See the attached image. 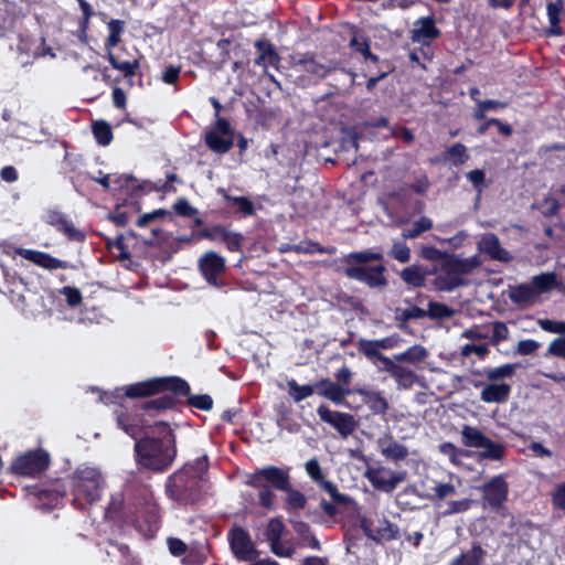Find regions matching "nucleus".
<instances>
[{"instance_id": "4c0bfd02", "label": "nucleus", "mask_w": 565, "mask_h": 565, "mask_svg": "<svg viewBox=\"0 0 565 565\" xmlns=\"http://www.w3.org/2000/svg\"><path fill=\"white\" fill-rule=\"evenodd\" d=\"M295 532L299 535V537L302 540V544L309 546L312 550H320V542L317 540V537L311 533L310 527L305 522H295L294 524Z\"/></svg>"}, {"instance_id": "7c9ffc66", "label": "nucleus", "mask_w": 565, "mask_h": 565, "mask_svg": "<svg viewBox=\"0 0 565 565\" xmlns=\"http://www.w3.org/2000/svg\"><path fill=\"white\" fill-rule=\"evenodd\" d=\"M427 356V349L423 345L415 344L408 348L406 351L395 354V361L406 362L415 365L426 360Z\"/></svg>"}, {"instance_id": "c9c22d12", "label": "nucleus", "mask_w": 565, "mask_h": 565, "mask_svg": "<svg viewBox=\"0 0 565 565\" xmlns=\"http://www.w3.org/2000/svg\"><path fill=\"white\" fill-rule=\"evenodd\" d=\"M107 60L111 64V66L121 72L125 76H134L136 71L139 68V61H119L111 51L108 50L106 54Z\"/></svg>"}, {"instance_id": "a18cd8bd", "label": "nucleus", "mask_w": 565, "mask_h": 565, "mask_svg": "<svg viewBox=\"0 0 565 565\" xmlns=\"http://www.w3.org/2000/svg\"><path fill=\"white\" fill-rule=\"evenodd\" d=\"M284 524L278 519H273L268 522V525L265 531V537L269 542V544L278 542L281 540V535L284 532Z\"/></svg>"}, {"instance_id": "f03ea898", "label": "nucleus", "mask_w": 565, "mask_h": 565, "mask_svg": "<svg viewBox=\"0 0 565 565\" xmlns=\"http://www.w3.org/2000/svg\"><path fill=\"white\" fill-rule=\"evenodd\" d=\"M207 471V457L196 458L169 477L166 491L169 498L180 504H192L201 494L203 477Z\"/></svg>"}, {"instance_id": "ea45409f", "label": "nucleus", "mask_w": 565, "mask_h": 565, "mask_svg": "<svg viewBox=\"0 0 565 565\" xmlns=\"http://www.w3.org/2000/svg\"><path fill=\"white\" fill-rule=\"evenodd\" d=\"M93 134L100 146H108L113 140L111 127L104 120L95 121L93 124Z\"/></svg>"}, {"instance_id": "f3484780", "label": "nucleus", "mask_w": 565, "mask_h": 565, "mask_svg": "<svg viewBox=\"0 0 565 565\" xmlns=\"http://www.w3.org/2000/svg\"><path fill=\"white\" fill-rule=\"evenodd\" d=\"M43 218L71 241L79 242L85 238L84 233L77 230L73 222L62 212L50 210L44 214Z\"/></svg>"}, {"instance_id": "13d9d810", "label": "nucleus", "mask_w": 565, "mask_h": 565, "mask_svg": "<svg viewBox=\"0 0 565 565\" xmlns=\"http://www.w3.org/2000/svg\"><path fill=\"white\" fill-rule=\"evenodd\" d=\"M189 405L202 411H210L213 406V399L207 394L192 395L188 399Z\"/></svg>"}, {"instance_id": "69168bd1", "label": "nucleus", "mask_w": 565, "mask_h": 565, "mask_svg": "<svg viewBox=\"0 0 565 565\" xmlns=\"http://www.w3.org/2000/svg\"><path fill=\"white\" fill-rule=\"evenodd\" d=\"M547 354L565 359V338L558 337L554 339L547 348Z\"/></svg>"}, {"instance_id": "20e7f679", "label": "nucleus", "mask_w": 565, "mask_h": 565, "mask_svg": "<svg viewBox=\"0 0 565 565\" xmlns=\"http://www.w3.org/2000/svg\"><path fill=\"white\" fill-rule=\"evenodd\" d=\"M152 492L138 481H128L122 490L114 492L106 509L109 519L128 518L143 505L150 504Z\"/></svg>"}, {"instance_id": "e2e57ef3", "label": "nucleus", "mask_w": 565, "mask_h": 565, "mask_svg": "<svg viewBox=\"0 0 565 565\" xmlns=\"http://www.w3.org/2000/svg\"><path fill=\"white\" fill-rule=\"evenodd\" d=\"M269 545L271 552L279 557H291L295 553L294 546L281 540Z\"/></svg>"}, {"instance_id": "6ab92c4d", "label": "nucleus", "mask_w": 565, "mask_h": 565, "mask_svg": "<svg viewBox=\"0 0 565 565\" xmlns=\"http://www.w3.org/2000/svg\"><path fill=\"white\" fill-rule=\"evenodd\" d=\"M478 250L493 260L507 263L512 259L511 254L501 246L499 237L493 233H486L480 237Z\"/></svg>"}, {"instance_id": "6e6d98bb", "label": "nucleus", "mask_w": 565, "mask_h": 565, "mask_svg": "<svg viewBox=\"0 0 565 565\" xmlns=\"http://www.w3.org/2000/svg\"><path fill=\"white\" fill-rule=\"evenodd\" d=\"M60 294L65 297V300L70 307H77L82 302V299H83L79 289H77L75 287H70V286L63 287L60 290Z\"/></svg>"}, {"instance_id": "72a5a7b5", "label": "nucleus", "mask_w": 565, "mask_h": 565, "mask_svg": "<svg viewBox=\"0 0 565 565\" xmlns=\"http://www.w3.org/2000/svg\"><path fill=\"white\" fill-rule=\"evenodd\" d=\"M519 366L518 363H508L497 367L486 369L483 374L490 382H497L501 379L512 377Z\"/></svg>"}, {"instance_id": "aec40b11", "label": "nucleus", "mask_w": 565, "mask_h": 565, "mask_svg": "<svg viewBox=\"0 0 565 565\" xmlns=\"http://www.w3.org/2000/svg\"><path fill=\"white\" fill-rule=\"evenodd\" d=\"M379 451L383 457L393 461H401L408 457V449L396 441L391 433H385L376 440Z\"/></svg>"}, {"instance_id": "774afa93", "label": "nucleus", "mask_w": 565, "mask_h": 565, "mask_svg": "<svg viewBox=\"0 0 565 565\" xmlns=\"http://www.w3.org/2000/svg\"><path fill=\"white\" fill-rule=\"evenodd\" d=\"M563 0L547 3L546 10L550 23L555 24L556 22H561L559 14L563 11Z\"/></svg>"}, {"instance_id": "f8f14e48", "label": "nucleus", "mask_w": 565, "mask_h": 565, "mask_svg": "<svg viewBox=\"0 0 565 565\" xmlns=\"http://www.w3.org/2000/svg\"><path fill=\"white\" fill-rule=\"evenodd\" d=\"M364 476L374 489L387 493L392 492L403 481V476L386 467H370Z\"/></svg>"}, {"instance_id": "dca6fc26", "label": "nucleus", "mask_w": 565, "mask_h": 565, "mask_svg": "<svg viewBox=\"0 0 565 565\" xmlns=\"http://www.w3.org/2000/svg\"><path fill=\"white\" fill-rule=\"evenodd\" d=\"M508 483L501 476L493 477L482 487L483 500L492 509H500L508 498Z\"/></svg>"}, {"instance_id": "473e14b6", "label": "nucleus", "mask_w": 565, "mask_h": 565, "mask_svg": "<svg viewBox=\"0 0 565 565\" xmlns=\"http://www.w3.org/2000/svg\"><path fill=\"white\" fill-rule=\"evenodd\" d=\"M486 552L479 545H473L451 562V565H480Z\"/></svg>"}, {"instance_id": "37998d69", "label": "nucleus", "mask_w": 565, "mask_h": 565, "mask_svg": "<svg viewBox=\"0 0 565 565\" xmlns=\"http://www.w3.org/2000/svg\"><path fill=\"white\" fill-rule=\"evenodd\" d=\"M388 255L395 260L405 264L408 263L411 259V249L406 245V243L402 241H395L392 245Z\"/></svg>"}, {"instance_id": "9d476101", "label": "nucleus", "mask_w": 565, "mask_h": 565, "mask_svg": "<svg viewBox=\"0 0 565 565\" xmlns=\"http://www.w3.org/2000/svg\"><path fill=\"white\" fill-rule=\"evenodd\" d=\"M385 271L386 268L383 265L344 268V274L348 278L363 282L371 288H381L387 285Z\"/></svg>"}, {"instance_id": "2f4dec72", "label": "nucleus", "mask_w": 565, "mask_h": 565, "mask_svg": "<svg viewBox=\"0 0 565 565\" xmlns=\"http://www.w3.org/2000/svg\"><path fill=\"white\" fill-rule=\"evenodd\" d=\"M509 297L515 305L529 303L535 298V289L530 285L521 284L510 289Z\"/></svg>"}, {"instance_id": "bf43d9fd", "label": "nucleus", "mask_w": 565, "mask_h": 565, "mask_svg": "<svg viewBox=\"0 0 565 565\" xmlns=\"http://www.w3.org/2000/svg\"><path fill=\"white\" fill-rule=\"evenodd\" d=\"M242 242H243V235L241 233L232 232L230 230L227 231V233L224 237V241H223V243L225 244L227 249L231 252L241 250Z\"/></svg>"}, {"instance_id": "39448f33", "label": "nucleus", "mask_w": 565, "mask_h": 565, "mask_svg": "<svg viewBox=\"0 0 565 565\" xmlns=\"http://www.w3.org/2000/svg\"><path fill=\"white\" fill-rule=\"evenodd\" d=\"M50 457L44 450H30L17 458L10 465V472L28 478L40 477L49 467Z\"/></svg>"}, {"instance_id": "9b49d317", "label": "nucleus", "mask_w": 565, "mask_h": 565, "mask_svg": "<svg viewBox=\"0 0 565 565\" xmlns=\"http://www.w3.org/2000/svg\"><path fill=\"white\" fill-rule=\"evenodd\" d=\"M230 544L238 561L254 562L259 555L249 537V534L242 527H235L231 531Z\"/></svg>"}, {"instance_id": "a878e982", "label": "nucleus", "mask_w": 565, "mask_h": 565, "mask_svg": "<svg viewBox=\"0 0 565 565\" xmlns=\"http://www.w3.org/2000/svg\"><path fill=\"white\" fill-rule=\"evenodd\" d=\"M382 259L383 254L381 252L365 249L348 254L343 262L347 264L345 267H367L370 262Z\"/></svg>"}, {"instance_id": "2eb2a0df", "label": "nucleus", "mask_w": 565, "mask_h": 565, "mask_svg": "<svg viewBox=\"0 0 565 565\" xmlns=\"http://www.w3.org/2000/svg\"><path fill=\"white\" fill-rule=\"evenodd\" d=\"M354 394L361 396L363 404L373 415L385 417L390 409V403L384 391L374 390L367 386L354 387Z\"/></svg>"}, {"instance_id": "3c124183", "label": "nucleus", "mask_w": 565, "mask_h": 565, "mask_svg": "<svg viewBox=\"0 0 565 565\" xmlns=\"http://www.w3.org/2000/svg\"><path fill=\"white\" fill-rule=\"evenodd\" d=\"M433 494L431 495H428L427 498L429 499H438V500H443L447 497H451L454 494H456V488L454 484L449 483V482H445V483H437L435 487H433Z\"/></svg>"}, {"instance_id": "8fccbe9b", "label": "nucleus", "mask_w": 565, "mask_h": 565, "mask_svg": "<svg viewBox=\"0 0 565 565\" xmlns=\"http://www.w3.org/2000/svg\"><path fill=\"white\" fill-rule=\"evenodd\" d=\"M537 324L543 331L561 335L565 334V321L539 319Z\"/></svg>"}, {"instance_id": "4d7b16f0", "label": "nucleus", "mask_w": 565, "mask_h": 565, "mask_svg": "<svg viewBox=\"0 0 565 565\" xmlns=\"http://www.w3.org/2000/svg\"><path fill=\"white\" fill-rule=\"evenodd\" d=\"M510 331L508 326L502 321H495L492 324V337L491 341L494 344H499L500 342L507 340L509 338Z\"/></svg>"}, {"instance_id": "f257e3e1", "label": "nucleus", "mask_w": 565, "mask_h": 565, "mask_svg": "<svg viewBox=\"0 0 565 565\" xmlns=\"http://www.w3.org/2000/svg\"><path fill=\"white\" fill-rule=\"evenodd\" d=\"M166 390L170 393L143 403L141 414L135 416L120 414L117 416L118 426L132 438H137L143 429H148L146 437L136 443L135 450L139 463L153 471H163L171 466L177 456V447L175 437L170 426L164 422L151 424L149 418L161 411L173 407L175 403L173 393L188 395L190 386L180 377H158L126 387V395L131 398Z\"/></svg>"}, {"instance_id": "680f3d73", "label": "nucleus", "mask_w": 565, "mask_h": 565, "mask_svg": "<svg viewBox=\"0 0 565 565\" xmlns=\"http://www.w3.org/2000/svg\"><path fill=\"white\" fill-rule=\"evenodd\" d=\"M319 484L335 502H347L348 497L340 493L333 482L323 479L319 482Z\"/></svg>"}, {"instance_id": "c85d7f7f", "label": "nucleus", "mask_w": 565, "mask_h": 565, "mask_svg": "<svg viewBox=\"0 0 565 565\" xmlns=\"http://www.w3.org/2000/svg\"><path fill=\"white\" fill-rule=\"evenodd\" d=\"M255 46L258 51V57L255 60V64L266 68L267 66L275 65L278 62V55L269 42L258 40L255 43Z\"/></svg>"}, {"instance_id": "052dcab7", "label": "nucleus", "mask_w": 565, "mask_h": 565, "mask_svg": "<svg viewBox=\"0 0 565 565\" xmlns=\"http://www.w3.org/2000/svg\"><path fill=\"white\" fill-rule=\"evenodd\" d=\"M227 231L228 230L223 226H213L210 228H204L201 232V236L206 239L213 241V242H222L223 243Z\"/></svg>"}, {"instance_id": "412c9836", "label": "nucleus", "mask_w": 565, "mask_h": 565, "mask_svg": "<svg viewBox=\"0 0 565 565\" xmlns=\"http://www.w3.org/2000/svg\"><path fill=\"white\" fill-rule=\"evenodd\" d=\"M475 387H481L480 399L484 403L503 404L508 402L511 394V386L507 383L478 382Z\"/></svg>"}, {"instance_id": "09e8293b", "label": "nucleus", "mask_w": 565, "mask_h": 565, "mask_svg": "<svg viewBox=\"0 0 565 565\" xmlns=\"http://www.w3.org/2000/svg\"><path fill=\"white\" fill-rule=\"evenodd\" d=\"M226 201L232 203L243 215L254 214V206L250 200L244 196H225Z\"/></svg>"}, {"instance_id": "49530a36", "label": "nucleus", "mask_w": 565, "mask_h": 565, "mask_svg": "<svg viewBox=\"0 0 565 565\" xmlns=\"http://www.w3.org/2000/svg\"><path fill=\"white\" fill-rule=\"evenodd\" d=\"M287 492L286 504L288 510H301L306 505V497L299 492L298 490H294L289 486V490H285Z\"/></svg>"}, {"instance_id": "0e129e2a", "label": "nucleus", "mask_w": 565, "mask_h": 565, "mask_svg": "<svg viewBox=\"0 0 565 565\" xmlns=\"http://www.w3.org/2000/svg\"><path fill=\"white\" fill-rule=\"evenodd\" d=\"M471 507V500L470 499H462L457 501H450L448 503L447 510L444 512L445 515H450L455 513H461L469 510Z\"/></svg>"}, {"instance_id": "a19ab883", "label": "nucleus", "mask_w": 565, "mask_h": 565, "mask_svg": "<svg viewBox=\"0 0 565 565\" xmlns=\"http://www.w3.org/2000/svg\"><path fill=\"white\" fill-rule=\"evenodd\" d=\"M289 394L295 402H301L316 391L315 385H299L295 380L288 381Z\"/></svg>"}, {"instance_id": "58836bf2", "label": "nucleus", "mask_w": 565, "mask_h": 565, "mask_svg": "<svg viewBox=\"0 0 565 565\" xmlns=\"http://www.w3.org/2000/svg\"><path fill=\"white\" fill-rule=\"evenodd\" d=\"M480 449V457L489 460H500L503 458L505 452V448L502 444L495 443L490 438H487V441Z\"/></svg>"}, {"instance_id": "ddd939ff", "label": "nucleus", "mask_w": 565, "mask_h": 565, "mask_svg": "<svg viewBox=\"0 0 565 565\" xmlns=\"http://www.w3.org/2000/svg\"><path fill=\"white\" fill-rule=\"evenodd\" d=\"M364 533L374 541H392L398 537V526L386 519H363Z\"/></svg>"}, {"instance_id": "864d4df0", "label": "nucleus", "mask_w": 565, "mask_h": 565, "mask_svg": "<svg viewBox=\"0 0 565 565\" xmlns=\"http://www.w3.org/2000/svg\"><path fill=\"white\" fill-rule=\"evenodd\" d=\"M255 488L259 490V493H258L259 504L265 509L271 510L274 508V499H275V493L273 492V490L265 483H263V487H255Z\"/></svg>"}, {"instance_id": "f704fd0d", "label": "nucleus", "mask_w": 565, "mask_h": 565, "mask_svg": "<svg viewBox=\"0 0 565 565\" xmlns=\"http://www.w3.org/2000/svg\"><path fill=\"white\" fill-rule=\"evenodd\" d=\"M469 159L467 147L460 142H457L445 151V160L450 161L455 167L465 164Z\"/></svg>"}, {"instance_id": "e433bc0d", "label": "nucleus", "mask_w": 565, "mask_h": 565, "mask_svg": "<svg viewBox=\"0 0 565 565\" xmlns=\"http://www.w3.org/2000/svg\"><path fill=\"white\" fill-rule=\"evenodd\" d=\"M433 227V222L430 218L423 216L419 220L415 221L412 226L404 228L402 232V236L405 239L416 238L422 235L424 232L429 231Z\"/></svg>"}, {"instance_id": "423d86ee", "label": "nucleus", "mask_w": 565, "mask_h": 565, "mask_svg": "<svg viewBox=\"0 0 565 565\" xmlns=\"http://www.w3.org/2000/svg\"><path fill=\"white\" fill-rule=\"evenodd\" d=\"M206 146L215 153H226L234 145V131L227 119L217 117L215 124L204 134Z\"/></svg>"}, {"instance_id": "b1692460", "label": "nucleus", "mask_w": 565, "mask_h": 565, "mask_svg": "<svg viewBox=\"0 0 565 565\" xmlns=\"http://www.w3.org/2000/svg\"><path fill=\"white\" fill-rule=\"evenodd\" d=\"M465 278L457 276L449 268H445V262L441 264L440 273L434 279V287L439 291H451L466 285Z\"/></svg>"}, {"instance_id": "a211bd4d", "label": "nucleus", "mask_w": 565, "mask_h": 565, "mask_svg": "<svg viewBox=\"0 0 565 565\" xmlns=\"http://www.w3.org/2000/svg\"><path fill=\"white\" fill-rule=\"evenodd\" d=\"M440 35L433 17H424L416 20L411 30V39L414 43L429 45L430 42Z\"/></svg>"}, {"instance_id": "4be33fe9", "label": "nucleus", "mask_w": 565, "mask_h": 565, "mask_svg": "<svg viewBox=\"0 0 565 565\" xmlns=\"http://www.w3.org/2000/svg\"><path fill=\"white\" fill-rule=\"evenodd\" d=\"M315 387L320 396L330 399L337 405L343 404L344 397L354 394V388L342 386L329 379L317 382Z\"/></svg>"}, {"instance_id": "c756f323", "label": "nucleus", "mask_w": 565, "mask_h": 565, "mask_svg": "<svg viewBox=\"0 0 565 565\" xmlns=\"http://www.w3.org/2000/svg\"><path fill=\"white\" fill-rule=\"evenodd\" d=\"M460 435L463 446L469 448H481L488 438L478 427L470 425H465Z\"/></svg>"}, {"instance_id": "5fc2aeb1", "label": "nucleus", "mask_w": 565, "mask_h": 565, "mask_svg": "<svg viewBox=\"0 0 565 565\" xmlns=\"http://www.w3.org/2000/svg\"><path fill=\"white\" fill-rule=\"evenodd\" d=\"M439 451L447 456L454 465L460 462L462 450L458 449L452 443H443L439 445Z\"/></svg>"}, {"instance_id": "7ed1b4c3", "label": "nucleus", "mask_w": 565, "mask_h": 565, "mask_svg": "<svg viewBox=\"0 0 565 565\" xmlns=\"http://www.w3.org/2000/svg\"><path fill=\"white\" fill-rule=\"evenodd\" d=\"M106 480L102 471L92 466H78L71 476L73 504L79 509L100 500Z\"/></svg>"}, {"instance_id": "393cba45", "label": "nucleus", "mask_w": 565, "mask_h": 565, "mask_svg": "<svg viewBox=\"0 0 565 565\" xmlns=\"http://www.w3.org/2000/svg\"><path fill=\"white\" fill-rule=\"evenodd\" d=\"M300 71L308 75L309 81H319L324 78L332 67L319 63L313 56H306L296 64Z\"/></svg>"}, {"instance_id": "603ef678", "label": "nucleus", "mask_w": 565, "mask_h": 565, "mask_svg": "<svg viewBox=\"0 0 565 565\" xmlns=\"http://www.w3.org/2000/svg\"><path fill=\"white\" fill-rule=\"evenodd\" d=\"M489 353L488 344H473L468 343L461 348L460 354L463 358H468L471 354H476L479 359H483Z\"/></svg>"}, {"instance_id": "6e6552de", "label": "nucleus", "mask_w": 565, "mask_h": 565, "mask_svg": "<svg viewBox=\"0 0 565 565\" xmlns=\"http://www.w3.org/2000/svg\"><path fill=\"white\" fill-rule=\"evenodd\" d=\"M317 414L323 423L332 426L342 438L350 436L358 426L353 415L349 413L331 411L326 405H320L317 409Z\"/></svg>"}, {"instance_id": "0eeeda50", "label": "nucleus", "mask_w": 565, "mask_h": 565, "mask_svg": "<svg viewBox=\"0 0 565 565\" xmlns=\"http://www.w3.org/2000/svg\"><path fill=\"white\" fill-rule=\"evenodd\" d=\"M266 482L270 483L277 490H289V472L287 469L269 466L256 470L253 475H250L246 481V484L250 487H263V483L266 484Z\"/></svg>"}, {"instance_id": "5701e85b", "label": "nucleus", "mask_w": 565, "mask_h": 565, "mask_svg": "<svg viewBox=\"0 0 565 565\" xmlns=\"http://www.w3.org/2000/svg\"><path fill=\"white\" fill-rule=\"evenodd\" d=\"M445 268H449L452 274L462 277L470 274L473 269L481 265V260L478 255L462 258L460 256H448L444 259Z\"/></svg>"}, {"instance_id": "cd10ccee", "label": "nucleus", "mask_w": 565, "mask_h": 565, "mask_svg": "<svg viewBox=\"0 0 565 565\" xmlns=\"http://www.w3.org/2000/svg\"><path fill=\"white\" fill-rule=\"evenodd\" d=\"M402 280L413 288H420L426 282V271L420 265H411L399 274Z\"/></svg>"}, {"instance_id": "79ce46f5", "label": "nucleus", "mask_w": 565, "mask_h": 565, "mask_svg": "<svg viewBox=\"0 0 565 565\" xmlns=\"http://www.w3.org/2000/svg\"><path fill=\"white\" fill-rule=\"evenodd\" d=\"M356 348L372 363L382 354L375 340L360 339Z\"/></svg>"}, {"instance_id": "bb28decb", "label": "nucleus", "mask_w": 565, "mask_h": 565, "mask_svg": "<svg viewBox=\"0 0 565 565\" xmlns=\"http://www.w3.org/2000/svg\"><path fill=\"white\" fill-rule=\"evenodd\" d=\"M390 375L395 380L397 388L407 390L411 388L416 382V374L411 369L402 365V362H396L391 367Z\"/></svg>"}, {"instance_id": "338daca9", "label": "nucleus", "mask_w": 565, "mask_h": 565, "mask_svg": "<svg viewBox=\"0 0 565 565\" xmlns=\"http://www.w3.org/2000/svg\"><path fill=\"white\" fill-rule=\"evenodd\" d=\"M540 347V343L535 340H521L516 345L515 353L520 355H529L534 353Z\"/></svg>"}, {"instance_id": "4468645a", "label": "nucleus", "mask_w": 565, "mask_h": 565, "mask_svg": "<svg viewBox=\"0 0 565 565\" xmlns=\"http://www.w3.org/2000/svg\"><path fill=\"white\" fill-rule=\"evenodd\" d=\"M15 253L36 266L51 271L56 269H76L75 265L66 260L55 258L45 252L19 247L15 249Z\"/></svg>"}, {"instance_id": "de8ad7c7", "label": "nucleus", "mask_w": 565, "mask_h": 565, "mask_svg": "<svg viewBox=\"0 0 565 565\" xmlns=\"http://www.w3.org/2000/svg\"><path fill=\"white\" fill-rule=\"evenodd\" d=\"M350 45L353 50L360 52L365 57V60H371L373 62L377 61V57L371 53L369 43L363 36H353L350 41Z\"/></svg>"}, {"instance_id": "c03bdc74", "label": "nucleus", "mask_w": 565, "mask_h": 565, "mask_svg": "<svg viewBox=\"0 0 565 565\" xmlns=\"http://www.w3.org/2000/svg\"><path fill=\"white\" fill-rule=\"evenodd\" d=\"M427 316L431 319H448L454 315V310L448 306L439 302L430 301L428 303Z\"/></svg>"}, {"instance_id": "1a4fd4ad", "label": "nucleus", "mask_w": 565, "mask_h": 565, "mask_svg": "<svg viewBox=\"0 0 565 565\" xmlns=\"http://www.w3.org/2000/svg\"><path fill=\"white\" fill-rule=\"evenodd\" d=\"M199 266L203 277L210 285L217 288L224 285L222 280L226 269L224 257L212 250L206 252L201 256Z\"/></svg>"}]
</instances>
